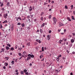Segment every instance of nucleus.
I'll return each mask as SVG.
<instances>
[{"mask_svg": "<svg viewBox=\"0 0 75 75\" xmlns=\"http://www.w3.org/2000/svg\"><path fill=\"white\" fill-rule=\"evenodd\" d=\"M15 72H18V70H15Z\"/></svg>", "mask_w": 75, "mask_h": 75, "instance_id": "obj_56", "label": "nucleus"}, {"mask_svg": "<svg viewBox=\"0 0 75 75\" xmlns=\"http://www.w3.org/2000/svg\"><path fill=\"white\" fill-rule=\"evenodd\" d=\"M3 68H4V69H6V67L4 66L3 67Z\"/></svg>", "mask_w": 75, "mask_h": 75, "instance_id": "obj_47", "label": "nucleus"}, {"mask_svg": "<svg viewBox=\"0 0 75 75\" xmlns=\"http://www.w3.org/2000/svg\"><path fill=\"white\" fill-rule=\"evenodd\" d=\"M67 18L69 21H71V20L70 19V18H69V17H67Z\"/></svg>", "mask_w": 75, "mask_h": 75, "instance_id": "obj_10", "label": "nucleus"}, {"mask_svg": "<svg viewBox=\"0 0 75 75\" xmlns=\"http://www.w3.org/2000/svg\"><path fill=\"white\" fill-rule=\"evenodd\" d=\"M32 8H31L30 9H29V11H32Z\"/></svg>", "mask_w": 75, "mask_h": 75, "instance_id": "obj_41", "label": "nucleus"}, {"mask_svg": "<svg viewBox=\"0 0 75 75\" xmlns=\"http://www.w3.org/2000/svg\"><path fill=\"white\" fill-rule=\"evenodd\" d=\"M6 48L7 50H10V48L8 46H6Z\"/></svg>", "mask_w": 75, "mask_h": 75, "instance_id": "obj_7", "label": "nucleus"}, {"mask_svg": "<svg viewBox=\"0 0 75 75\" xmlns=\"http://www.w3.org/2000/svg\"><path fill=\"white\" fill-rule=\"evenodd\" d=\"M12 65H13L14 64V61H12L11 62Z\"/></svg>", "mask_w": 75, "mask_h": 75, "instance_id": "obj_14", "label": "nucleus"}, {"mask_svg": "<svg viewBox=\"0 0 75 75\" xmlns=\"http://www.w3.org/2000/svg\"><path fill=\"white\" fill-rule=\"evenodd\" d=\"M7 46L9 47H11V45H10L9 44H7Z\"/></svg>", "mask_w": 75, "mask_h": 75, "instance_id": "obj_12", "label": "nucleus"}, {"mask_svg": "<svg viewBox=\"0 0 75 75\" xmlns=\"http://www.w3.org/2000/svg\"><path fill=\"white\" fill-rule=\"evenodd\" d=\"M50 35H47V38H50Z\"/></svg>", "mask_w": 75, "mask_h": 75, "instance_id": "obj_45", "label": "nucleus"}, {"mask_svg": "<svg viewBox=\"0 0 75 75\" xmlns=\"http://www.w3.org/2000/svg\"><path fill=\"white\" fill-rule=\"evenodd\" d=\"M51 18V16L50 15L49 16V18H50H50Z\"/></svg>", "mask_w": 75, "mask_h": 75, "instance_id": "obj_38", "label": "nucleus"}, {"mask_svg": "<svg viewBox=\"0 0 75 75\" xmlns=\"http://www.w3.org/2000/svg\"><path fill=\"white\" fill-rule=\"evenodd\" d=\"M34 2H35V3H37V0H35Z\"/></svg>", "mask_w": 75, "mask_h": 75, "instance_id": "obj_43", "label": "nucleus"}, {"mask_svg": "<svg viewBox=\"0 0 75 75\" xmlns=\"http://www.w3.org/2000/svg\"><path fill=\"white\" fill-rule=\"evenodd\" d=\"M27 61H28V59H30L31 58V54H29L28 55Z\"/></svg>", "mask_w": 75, "mask_h": 75, "instance_id": "obj_2", "label": "nucleus"}, {"mask_svg": "<svg viewBox=\"0 0 75 75\" xmlns=\"http://www.w3.org/2000/svg\"><path fill=\"white\" fill-rule=\"evenodd\" d=\"M27 17L28 19H29V18H30V16H28Z\"/></svg>", "mask_w": 75, "mask_h": 75, "instance_id": "obj_52", "label": "nucleus"}, {"mask_svg": "<svg viewBox=\"0 0 75 75\" xmlns=\"http://www.w3.org/2000/svg\"><path fill=\"white\" fill-rule=\"evenodd\" d=\"M18 55H19V56H21V55H22V54H21V53H19L18 54Z\"/></svg>", "mask_w": 75, "mask_h": 75, "instance_id": "obj_34", "label": "nucleus"}, {"mask_svg": "<svg viewBox=\"0 0 75 75\" xmlns=\"http://www.w3.org/2000/svg\"><path fill=\"white\" fill-rule=\"evenodd\" d=\"M44 14V12H42L40 14V16L41 17H42V16H43Z\"/></svg>", "mask_w": 75, "mask_h": 75, "instance_id": "obj_8", "label": "nucleus"}, {"mask_svg": "<svg viewBox=\"0 0 75 75\" xmlns=\"http://www.w3.org/2000/svg\"><path fill=\"white\" fill-rule=\"evenodd\" d=\"M41 20H42V21H43V17H42L41 18Z\"/></svg>", "mask_w": 75, "mask_h": 75, "instance_id": "obj_40", "label": "nucleus"}, {"mask_svg": "<svg viewBox=\"0 0 75 75\" xmlns=\"http://www.w3.org/2000/svg\"><path fill=\"white\" fill-rule=\"evenodd\" d=\"M8 65V63H5V66H6V67H7V66Z\"/></svg>", "mask_w": 75, "mask_h": 75, "instance_id": "obj_26", "label": "nucleus"}, {"mask_svg": "<svg viewBox=\"0 0 75 75\" xmlns=\"http://www.w3.org/2000/svg\"><path fill=\"white\" fill-rule=\"evenodd\" d=\"M64 41H67V39H65Z\"/></svg>", "mask_w": 75, "mask_h": 75, "instance_id": "obj_59", "label": "nucleus"}, {"mask_svg": "<svg viewBox=\"0 0 75 75\" xmlns=\"http://www.w3.org/2000/svg\"><path fill=\"white\" fill-rule=\"evenodd\" d=\"M21 26L22 27H24V26H25V25H24V24L23 23L21 24Z\"/></svg>", "mask_w": 75, "mask_h": 75, "instance_id": "obj_13", "label": "nucleus"}, {"mask_svg": "<svg viewBox=\"0 0 75 75\" xmlns=\"http://www.w3.org/2000/svg\"><path fill=\"white\" fill-rule=\"evenodd\" d=\"M25 54H27V52H26V51H24L23 53V55H25Z\"/></svg>", "mask_w": 75, "mask_h": 75, "instance_id": "obj_6", "label": "nucleus"}, {"mask_svg": "<svg viewBox=\"0 0 75 75\" xmlns=\"http://www.w3.org/2000/svg\"><path fill=\"white\" fill-rule=\"evenodd\" d=\"M25 75H28V72H26L25 74Z\"/></svg>", "mask_w": 75, "mask_h": 75, "instance_id": "obj_20", "label": "nucleus"}, {"mask_svg": "<svg viewBox=\"0 0 75 75\" xmlns=\"http://www.w3.org/2000/svg\"><path fill=\"white\" fill-rule=\"evenodd\" d=\"M72 54H75V52H72Z\"/></svg>", "mask_w": 75, "mask_h": 75, "instance_id": "obj_60", "label": "nucleus"}, {"mask_svg": "<svg viewBox=\"0 0 75 75\" xmlns=\"http://www.w3.org/2000/svg\"><path fill=\"white\" fill-rule=\"evenodd\" d=\"M40 59H41L42 58V57H43V55H41L40 56Z\"/></svg>", "mask_w": 75, "mask_h": 75, "instance_id": "obj_31", "label": "nucleus"}, {"mask_svg": "<svg viewBox=\"0 0 75 75\" xmlns=\"http://www.w3.org/2000/svg\"><path fill=\"white\" fill-rule=\"evenodd\" d=\"M58 57V58H59V57H61V55H59Z\"/></svg>", "mask_w": 75, "mask_h": 75, "instance_id": "obj_46", "label": "nucleus"}, {"mask_svg": "<svg viewBox=\"0 0 75 75\" xmlns=\"http://www.w3.org/2000/svg\"><path fill=\"white\" fill-rule=\"evenodd\" d=\"M62 59H64V60H65V57H63L62 58Z\"/></svg>", "mask_w": 75, "mask_h": 75, "instance_id": "obj_44", "label": "nucleus"}, {"mask_svg": "<svg viewBox=\"0 0 75 75\" xmlns=\"http://www.w3.org/2000/svg\"><path fill=\"white\" fill-rule=\"evenodd\" d=\"M67 52L68 53V54H69V51H68V50H67Z\"/></svg>", "mask_w": 75, "mask_h": 75, "instance_id": "obj_53", "label": "nucleus"}, {"mask_svg": "<svg viewBox=\"0 0 75 75\" xmlns=\"http://www.w3.org/2000/svg\"><path fill=\"white\" fill-rule=\"evenodd\" d=\"M3 6V3H2L1 4V7H2V6Z\"/></svg>", "mask_w": 75, "mask_h": 75, "instance_id": "obj_35", "label": "nucleus"}, {"mask_svg": "<svg viewBox=\"0 0 75 75\" xmlns=\"http://www.w3.org/2000/svg\"><path fill=\"white\" fill-rule=\"evenodd\" d=\"M66 31H67V30H66V29H64V32H66Z\"/></svg>", "mask_w": 75, "mask_h": 75, "instance_id": "obj_57", "label": "nucleus"}, {"mask_svg": "<svg viewBox=\"0 0 75 75\" xmlns=\"http://www.w3.org/2000/svg\"><path fill=\"white\" fill-rule=\"evenodd\" d=\"M71 18L72 20H75V18H74V16H72Z\"/></svg>", "mask_w": 75, "mask_h": 75, "instance_id": "obj_17", "label": "nucleus"}, {"mask_svg": "<svg viewBox=\"0 0 75 75\" xmlns=\"http://www.w3.org/2000/svg\"><path fill=\"white\" fill-rule=\"evenodd\" d=\"M44 47H42V51H44Z\"/></svg>", "mask_w": 75, "mask_h": 75, "instance_id": "obj_32", "label": "nucleus"}, {"mask_svg": "<svg viewBox=\"0 0 75 75\" xmlns=\"http://www.w3.org/2000/svg\"><path fill=\"white\" fill-rule=\"evenodd\" d=\"M7 16H8L7 13H5L4 15V17L5 18H7Z\"/></svg>", "mask_w": 75, "mask_h": 75, "instance_id": "obj_3", "label": "nucleus"}, {"mask_svg": "<svg viewBox=\"0 0 75 75\" xmlns=\"http://www.w3.org/2000/svg\"><path fill=\"white\" fill-rule=\"evenodd\" d=\"M1 9L3 11H4V10H5L4 9V8H2Z\"/></svg>", "mask_w": 75, "mask_h": 75, "instance_id": "obj_28", "label": "nucleus"}, {"mask_svg": "<svg viewBox=\"0 0 75 75\" xmlns=\"http://www.w3.org/2000/svg\"><path fill=\"white\" fill-rule=\"evenodd\" d=\"M30 42H28L27 44V45L30 46Z\"/></svg>", "mask_w": 75, "mask_h": 75, "instance_id": "obj_30", "label": "nucleus"}, {"mask_svg": "<svg viewBox=\"0 0 75 75\" xmlns=\"http://www.w3.org/2000/svg\"><path fill=\"white\" fill-rule=\"evenodd\" d=\"M73 13H74V15H75V11H73Z\"/></svg>", "mask_w": 75, "mask_h": 75, "instance_id": "obj_63", "label": "nucleus"}, {"mask_svg": "<svg viewBox=\"0 0 75 75\" xmlns=\"http://www.w3.org/2000/svg\"><path fill=\"white\" fill-rule=\"evenodd\" d=\"M59 26L61 27V26H62V25H63V24L61 23H59Z\"/></svg>", "mask_w": 75, "mask_h": 75, "instance_id": "obj_4", "label": "nucleus"}, {"mask_svg": "<svg viewBox=\"0 0 75 75\" xmlns=\"http://www.w3.org/2000/svg\"><path fill=\"white\" fill-rule=\"evenodd\" d=\"M2 28H3V26H2L1 24V26H0V29Z\"/></svg>", "mask_w": 75, "mask_h": 75, "instance_id": "obj_29", "label": "nucleus"}, {"mask_svg": "<svg viewBox=\"0 0 75 75\" xmlns=\"http://www.w3.org/2000/svg\"><path fill=\"white\" fill-rule=\"evenodd\" d=\"M55 71L56 72H57V73H58V72H60V70H59L58 71V70H55Z\"/></svg>", "mask_w": 75, "mask_h": 75, "instance_id": "obj_11", "label": "nucleus"}, {"mask_svg": "<svg viewBox=\"0 0 75 75\" xmlns=\"http://www.w3.org/2000/svg\"><path fill=\"white\" fill-rule=\"evenodd\" d=\"M70 75H73V74H72V72H71V73Z\"/></svg>", "mask_w": 75, "mask_h": 75, "instance_id": "obj_62", "label": "nucleus"}, {"mask_svg": "<svg viewBox=\"0 0 75 75\" xmlns=\"http://www.w3.org/2000/svg\"><path fill=\"white\" fill-rule=\"evenodd\" d=\"M10 4V3L9 2H8L7 4V6H8Z\"/></svg>", "mask_w": 75, "mask_h": 75, "instance_id": "obj_49", "label": "nucleus"}, {"mask_svg": "<svg viewBox=\"0 0 75 75\" xmlns=\"http://www.w3.org/2000/svg\"><path fill=\"white\" fill-rule=\"evenodd\" d=\"M40 33H42V29H40Z\"/></svg>", "mask_w": 75, "mask_h": 75, "instance_id": "obj_37", "label": "nucleus"}, {"mask_svg": "<svg viewBox=\"0 0 75 75\" xmlns=\"http://www.w3.org/2000/svg\"><path fill=\"white\" fill-rule=\"evenodd\" d=\"M59 44H61V42L59 40Z\"/></svg>", "mask_w": 75, "mask_h": 75, "instance_id": "obj_64", "label": "nucleus"}, {"mask_svg": "<svg viewBox=\"0 0 75 75\" xmlns=\"http://www.w3.org/2000/svg\"><path fill=\"white\" fill-rule=\"evenodd\" d=\"M14 50V49L13 47H12L11 48V51H13Z\"/></svg>", "mask_w": 75, "mask_h": 75, "instance_id": "obj_27", "label": "nucleus"}, {"mask_svg": "<svg viewBox=\"0 0 75 75\" xmlns=\"http://www.w3.org/2000/svg\"><path fill=\"white\" fill-rule=\"evenodd\" d=\"M7 23V21L5 20L4 22H3V23Z\"/></svg>", "mask_w": 75, "mask_h": 75, "instance_id": "obj_15", "label": "nucleus"}, {"mask_svg": "<svg viewBox=\"0 0 75 75\" xmlns=\"http://www.w3.org/2000/svg\"><path fill=\"white\" fill-rule=\"evenodd\" d=\"M21 48L20 47V48H19L18 50H21Z\"/></svg>", "mask_w": 75, "mask_h": 75, "instance_id": "obj_55", "label": "nucleus"}, {"mask_svg": "<svg viewBox=\"0 0 75 75\" xmlns=\"http://www.w3.org/2000/svg\"><path fill=\"white\" fill-rule=\"evenodd\" d=\"M72 34H73V35H74V36L75 35V33H72Z\"/></svg>", "mask_w": 75, "mask_h": 75, "instance_id": "obj_51", "label": "nucleus"}, {"mask_svg": "<svg viewBox=\"0 0 75 75\" xmlns=\"http://www.w3.org/2000/svg\"><path fill=\"white\" fill-rule=\"evenodd\" d=\"M30 66H32V64L30 63V65H29Z\"/></svg>", "mask_w": 75, "mask_h": 75, "instance_id": "obj_61", "label": "nucleus"}, {"mask_svg": "<svg viewBox=\"0 0 75 75\" xmlns=\"http://www.w3.org/2000/svg\"><path fill=\"white\" fill-rule=\"evenodd\" d=\"M34 16V15H32L31 16V18H32L33 17V16Z\"/></svg>", "mask_w": 75, "mask_h": 75, "instance_id": "obj_58", "label": "nucleus"}, {"mask_svg": "<svg viewBox=\"0 0 75 75\" xmlns=\"http://www.w3.org/2000/svg\"><path fill=\"white\" fill-rule=\"evenodd\" d=\"M5 59H6L7 60H8V57H5Z\"/></svg>", "mask_w": 75, "mask_h": 75, "instance_id": "obj_42", "label": "nucleus"}, {"mask_svg": "<svg viewBox=\"0 0 75 75\" xmlns=\"http://www.w3.org/2000/svg\"><path fill=\"white\" fill-rule=\"evenodd\" d=\"M74 39H71V43H73V42H74Z\"/></svg>", "mask_w": 75, "mask_h": 75, "instance_id": "obj_9", "label": "nucleus"}, {"mask_svg": "<svg viewBox=\"0 0 75 75\" xmlns=\"http://www.w3.org/2000/svg\"><path fill=\"white\" fill-rule=\"evenodd\" d=\"M57 61L59 62V57L57 58Z\"/></svg>", "mask_w": 75, "mask_h": 75, "instance_id": "obj_22", "label": "nucleus"}, {"mask_svg": "<svg viewBox=\"0 0 75 75\" xmlns=\"http://www.w3.org/2000/svg\"><path fill=\"white\" fill-rule=\"evenodd\" d=\"M45 25V23H43V24L42 25L41 27H44Z\"/></svg>", "mask_w": 75, "mask_h": 75, "instance_id": "obj_24", "label": "nucleus"}, {"mask_svg": "<svg viewBox=\"0 0 75 75\" xmlns=\"http://www.w3.org/2000/svg\"><path fill=\"white\" fill-rule=\"evenodd\" d=\"M37 21V18L35 19V20H34V21L35 22Z\"/></svg>", "mask_w": 75, "mask_h": 75, "instance_id": "obj_48", "label": "nucleus"}, {"mask_svg": "<svg viewBox=\"0 0 75 75\" xmlns=\"http://www.w3.org/2000/svg\"><path fill=\"white\" fill-rule=\"evenodd\" d=\"M21 73L22 75H23V74H24V72H23V71H21Z\"/></svg>", "mask_w": 75, "mask_h": 75, "instance_id": "obj_19", "label": "nucleus"}, {"mask_svg": "<svg viewBox=\"0 0 75 75\" xmlns=\"http://www.w3.org/2000/svg\"><path fill=\"white\" fill-rule=\"evenodd\" d=\"M49 33H51V30H50L49 31Z\"/></svg>", "mask_w": 75, "mask_h": 75, "instance_id": "obj_50", "label": "nucleus"}, {"mask_svg": "<svg viewBox=\"0 0 75 75\" xmlns=\"http://www.w3.org/2000/svg\"><path fill=\"white\" fill-rule=\"evenodd\" d=\"M18 4H19V2H18V0H16Z\"/></svg>", "mask_w": 75, "mask_h": 75, "instance_id": "obj_39", "label": "nucleus"}, {"mask_svg": "<svg viewBox=\"0 0 75 75\" xmlns=\"http://www.w3.org/2000/svg\"><path fill=\"white\" fill-rule=\"evenodd\" d=\"M18 19L19 20H20L21 21V18H20V17H18Z\"/></svg>", "mask_w": 75, "mask_h": 75, "instance_id": "obj_23", "label": "nucleus"}, {"mask_svg": "<svg viewBox=\"0 0 75 75\" xmlns=\"http://www.w3.org/2000/svg\"><path fill=\"white\" fill-rule=\"evenodd\" d=\"M30 57H31V58H34V55L32 54V55H31Z\"/></svg>", "mask_w": 75, "mask_h": 75, "instance_id": "obj_18", "label": "nucleus"}, {"mask_svg": "<svg viewBox=\"0 0 75 75\" xmlns=\"http://www.w3.org/2000/svg\"><path fill=\"white\" fill-rule=\"evenodd\" d=\"M17 25H21V23H18L17 24Z\"/></svg>", "mask_w": 75, "mask_h": 75, "instance_id": "obj_33", "label": "nucleus"}, {"mask_svg": "<svg viewBox=\"0 0 75 75\" xmlns=\"http://www.w3.org/2000/svg\"><path fill=\"white\" fill-rule=\"evenodd\" d=\"M53 21L54 23H53L54 25H55L56 24V22H57V19L55 17L53 18Z\"/></svg>", "mask_w": 75, "mask_h": 75, "instance_id": "obj_1", "label": "nucleus"}, {"mask_svg": "<svg viewBox=\"0 0 75 75\" xmlns=\"http://www.w3.org/2000/svg\"><path fill=\"white\" fill-rule=\"evenodd\" d=\"M65 8L66 9H68V6H67L65 5Z\"/></svg>", "mask_w": 75, "mask_h": 75, "instance_id": "obj_21", "label": "nucleus"}, {"mask_svg": "<svg viewBox=\"0 0 75 75\" xmlns=\"http://www.w3.org/2000/svg\"><path fill=\"white\" fill-rule=\"evenodd\" d=\"M36 41L37 42H39V43H41V41H40V40H36Z\"/></svg>", "mask_w": 75, "mask_h": 75, "instance_id": "obj_5", "label": "nucleus"}, {"mask_svg": "<svg viewBox=\"0 0 75 75\" xmlns=\"http://www.w3.org/2000/svg\"><path fill=\"white\" fill-rule=\"evenodd\" d=\"M27 70H26V69H25L24 71L23 72L25 73L26 72H27Z\"/></svg>", "mask_w": 75, "mask_h": 75, "instance_id": "obj_16", "label": "nucleus"}, {"mask_svg": "<svg viewBox=\"0 0 75 75\" xmlns=\"http://www.w3.org/2000/svg\"><path fill=\"white\" fill-rule=\"evenodd\" d=\"M73 7H74V6L73 5H72L71 6V9H72L73 8Z\"/></svg>", "mask_w": 75, "mask_h": 75, "instance_id": "obj_36", "label": "nucleus"}, {"mask_svg": "<svg viewBox=\"0 0 75 75\" xmlns=\"http://www.w3.org/2000/svg\"><path fill=\"white\" fill-rule=\"evenodd\" d=\"M2 52H4V48L1 49Z\"/></svg>", "mask_w": 75, "mask_h": 75, "instance_id": "obj_25", "label": "nucleus"}, {"mask_svg": "<svg viewBox=\"0 0 75 75\" xmlns=\"http://www.w3.org/2000/svg\"><path fill=\"white\" fill-rule=\"evenodd\" d=\"M16 75H18V72H16Z\"/></svg>", "mask_w": 75, "mask_h": 75, "instance_id": "obj_54", "label": "nucleus"}]
</instances>
